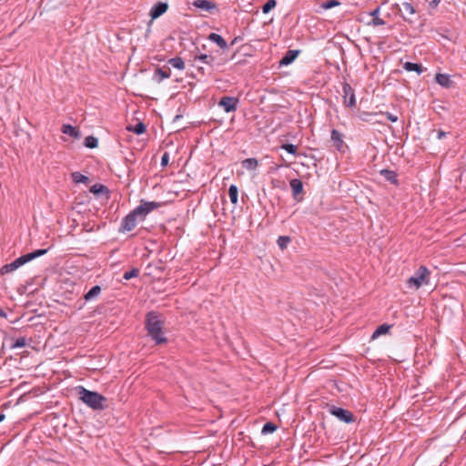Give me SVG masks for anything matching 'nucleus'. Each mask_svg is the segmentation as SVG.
Wrapping results in <instances>:
<instances>
[{
  "instance_id": "nucleus-3",
  "label": "nucleus",
  "mask_w": 466,
  "mask_h": 466,
  "mask_svg": "<svg viewBox=\"0 0 466 466\" xmlns=\"http://www.w3.org/2000/svg\"><path fill=\"white\" fill-rule=\"evenodd\" d=\"M76 390L82 400L86 406L95 410H103L106 409V398L96 391L86 390L83 386H78Z\"/></svg>"
},
{
  "instance_id": "nucleus-17",
  "label": "nucleus",
  "mask_w": 466,
  "mask_h": 466,
  "mask_svg": "<svg viewBox=\"0 0 466 466\" xmlns=\"http://www.w3.org/2000/svg\"><path fill=\"white\" fill-rule=\"evenodd\" d=\"M435 80L440 86L446 87V88L451 87L453 84V81L451 79L450 76L447 74L438 73L435 76Z\"/></svg>"
},
{
  "instance_id": "nucleus-35",
  "label": "nucleus",
  "mask_w": 466,
  "mask_h": 466,
  "mask_svg": "<svg viewBox=\"0 0 466 466\" xmlns=\"http://www.w3.org/2000/svg\"><path fill=\"white\" fill-rule=\"evenodd\" d=\"M277 5L276 0H268L262 6V12L264 14H268Z\"/></svg>"
},
{
  "instance_id": "nucleus-31",
  "label": "nucleus",
  "mask_w": 466,
  "mask_h": 466,
  "mask_svg": "<svg viewBox=\"0 0 466 466\" xmlns=\"http://www.w3.org/2000/svg\"><path fill=\"white\" fill-rule=\"evenodd\" d=\"M17 268H18V267L16 266V263L14 260L11 263L4 265L1 268L0 272H1V274H6V273L12 272Z\"/></svg>"
},
{
  "instance_id": "nucleus-37",
  "label": "nucleus",
  "mask_w": 466,
  "mask_h": 466,
  "mask_svg": "<svg viewBox=\"0 0 466 466\" xmlns=\"http://www.w3.org/2000/svg\"><path fill=\"white\" fill-rule=\"evenodd\" d=\"M281 148L286 150L288 153L291 154V155H296L297 153V146L293 145V144H283L281 145Z\"/></svg>"
},
{
  "instance_id": "nucleus-32",
  "label": "nucleus",
  "mask_w": 466,
  "mask_h": 466,
  "mask_svg": "<svg viewBox=\"0 0 466 466\" xmlns=\"http://www.w3.org/2000/svg\"><path fill=\"white\" fill-rule=\"evenodd\" d=\"M290 241H291V239L289 237L280 236V237H279L277 243H278L279 248L283 250L288 247V245L290 243Z\"/></svg>"
},
{
  "instance_id": "nucleus-42",
  "label": "nucleus",
  "mask_w": 466,
  "mask_h": 466,
  "mask_svg": "<svg viewBox=\"0 0 466 466\" xmlns=\"http://www.w3.org/2000/svg\"><path fill=\"white\" fill-rule=\"evenodd\" d=\"M447 135H448V133H447V132H444V131H442V130H438V131H437V138H438L439 140H441V139H442V138L446 137V136H447Z\"/></svg>"
},
{
  "instance_id": "nucleus-8",
  "label": "nucleus",
  "mask_w": 466,
  "mask_h": 466,
  "mask_svg": "<svg viewBox=\"0 0 466 466\" xmlns=\"http://www.w3.org/2000/svg\"><path fill=\"white\" fill-rule=\"evenodd\" d=\"M46 252H47V249H46V248L36 249L33 252L25 254V255L15 258V262L16 263V266L19 268V267L23 266L24 264L45 255Z\"/></svg>"
},
{
  "instance_id": "nucleus-21",
  "label": "nucleus",
  "mask_w": 466,
  "mask_h": 466,
  "mask_svg": "<svg viewBox=\"0 0 466 466\" xmlns=\"http://www.w3.org/2000/svg\"><path fill=\"white\" fill-rule=\"evenodd\" d=\"M391 326L389 324L380 325L372 333L371 339L379 338L380 335L387 334L390 329Z\"/></svg>"
},
{
  "instance_id": "nucleus-44",
  "label": "nucleus",
  "mask_w": 466,
  "mask_h": 466,
  "mask_svg": "<svg viewBox=\"0 0 466 466\" xmlns=\"http://www.w3.org/2000/svg\"><path fill=\"white\" fill-rule=\"evenodd\" d=\"M0 317L6 318V313L4 311V309L0 307Z\"/></svg>"
},
{
  "instance_id": "nucleus-7",
  "label": "nucleus",
  "mask_w": 466,
  "mask_h": 466,
  "mask_svg": "<svg viewBox=\"0 0 466 466\" xmlns=\"http://www.w3.org/2000/svg\"><path fill=\"white\" fill-rule=\"evenodd\" d=\"M342 92H343L342 96H343L344 106H346L348 107H354L356 106L355 93H354V89L351 87V86L349 83L343 82Z\"/></svg>"
},
{
  "instance_id": "nucleus-45",
  "label": "nucleus",
  "mask_w": 466,
  "mask_h": 466,
  "mask_svg": "<svg viewBox=\"0 0 466 466\" xmlns=\"http://www.w3.org/2000/svg\"><path fill=\"white\" fill-rule=\"evenodd\" d=\"M239 38H240V37H238V36H237V37H235V38L231 41L230 46H234L235 44H237Z\"/></svg>"
},
{
  "instance_id": "nucleus-15",
  "label": "nucleus",
  "mask_w": 466,
  "mask_h": 466,
  "mask_svg": "<svg viewBox=\"0 0 466 466\" xmlns=\"http://www.w3.org/2000/svg\"><path fill=\"white\" fill-rule=\"evenodd\" d=\"M294 198L298 199V196L303 192V183L299 178H293L289 182Z\"/></svg>"
},
{
  "instance_id": "nucleus-23",
  "label": "nucleus",
  "mask_w": 466,
  "mask_h": 466,
  "mask_svg": "<svg viewBox=\"0 0 466 466\" xmlns=\"http://www.w3.org/2000/svg\"><path fill=\"white\" fill-rule=\"evenodd\" d=\"M167 64L178 70H183L185 68V62L180 56L168 59Z\"/></svg>"
},
{
  "instance_id": "nucleus-27",
  "label": "nucleus",
  "mask_w": 466,
  "mask_h": 466,
  "mask_svg": "<svg viewBox=\"0 0 466 466\" xmlns=\"http://www.w3.org/2000/svg\"><path fill=\"white\" fill-rule=\"evenodd\" d=\"M198 60H199V61H201V62H203V63L212 66L215 58L212 56L202 54L200 56H195L194 62H196Z\"/></svg>"
},
{
  "instance_id": "nucleus-6",
  "label": "nucleus",
  "mask_w": 466,
  "mask_h": 466,
  "mask_svg": "<svg viewBox=\"0 0 466 466\" xmlns=\"http://www.w3.org/2000/svg\"><path fill=\"white\" fill-rule=\"evenodd\" d=\"M238 103V97L226 96L219 99L218 106L222 107L226 113H231L237 111Z\"/></svg>"
},
{
  "instance_id": "nucleus-20",
  "label": "nucleus",
  "mask_w": 466,
  "mask_h": 466,
  "mask_svg": "<svg viewBox=\"0 0 466 466\" xmlns=\"http://www.w3.org/2000/svg\"><path fill=\"white\" fill-rule=\"evenodd\" d=\"M380 11V7H377L373 11L370 12V15L373 17V19L371 20L370 23H369V25H371L374 26L385 25V21L379 17Z\"/></svg>"
},
{
  "instance_id": "nucleus-46",
  "label": "nucleus",
  "mask_w": 466,
  "mask_h": 466,
  "mask_svg": "<svg viewBox=\"0 0 466 466\" xmlns=\"http://www.w3.org/2000/svg\"><path fill=\"white\" fill-rule=\"evenodd\" d=\"M5 416L4 413H0V422L5 420Z\"/></svg>"
},
{
  "instance_id": "nucleus-34",
  "label": "nucleus",
  "mask_w": 466,
  "mask_h": 466,
  "mask_svg": "<svg viewBox=\"0 0 466 466\" xmlns=\"http://www.w3.org/2000/svg\"><path fill=\"white\" fill-rule=\"evenodd\" d=\"M138 275H139V269L137 268H133L131 270L126 271L124 273L123 279H126V280H129L132 278L137 277Z\"/></svg>"
},
{
  "instance_id": "nucleus-14",
  "label": "nucleus",
  "mask_w": 466,
  "mask_h": 466,
  "mask_svg": "<svg viewBox=\"0 0 466 466\" xmlns=\"http://www.w3.org/2000/svg\"><path fill=\"white\" fill-rule=\"evenodd\" d=\"M61 131L63 134L68 135L76 139H79L81 137V132L77 129V127H73L69 124L63 125L61 127Z\"/></svg>"
},
{
  "instance_id": "nucleus-36",
  "label": "nucleus",
  "mask_w": 466,
  "mask_h": 466,
  "mask_svg": "<svg viewBox=\"0 0 466 466\" xmlns=\"http://www.w3.org/2000/svg\"><path fill=\"white\" fill-rule=\"evenodd\" d=\"M26 345V339L25 337H20L15 340V342L10 346L12 350L17 348H23Z\"/></svg>"
},
{
  "instance_id": "nucleus-38",
  "label": "nucleus",
  "mask_w": 466,
  "mask_h": 466,
  "mask_svg": "<svg viewBox=\"0 0 466 466\" xmlns=\"http://www.w3.org/2000/svg\"><path fill=\"white\" fill-rule=\"evenodd\" d=\"M340 3L338 1V0H327L325 1L321 6L324 8V9H330L332 7H335V6H338L339 5Z\"/></svg>"
},
{
  "instance_id": "nucleus-28",
  "label": "nucleus",
  "mask_w": 466,
  "mask_h": 466,
  "mask_svg": "<svg viewBox=\"0 0 466 466\" xmlns=\"http://www.w3.org/2000/svg\"><path fill=\"white\" fill-rule=\"evenodd\" d=\"M84 145L87 148H96L98 146V139L94 136H87L85 138Z\"/></svg>"
},
{
  "instance_id": "nucleus-4",
  "label": "nucleus",
  "mask_w": 466,
  "mask_h": 466,
  "mask_svg": "<svg viewBox=\"0 0 466 466\" xmlns=\"http://www.w3.org/2000/svg\"><path fill=\"white\" fill-rule=\"evenodd\" d=\"M431 271L425 266H420L413 276L407 280L409 288L419 289L422 285L429 284Z\"/></svg>"
},
{
  "instance_id": "nucleus-10",
  "label": "nucleus",
  "mask_w": 466,
  "mask_h": 466,
  "mask_svg": "<svg viewBox=\"0 0 466 466\" xmlns=\"http://www.w3.org/2000/svg\"><path fill=\"white\" fill-rule=\"evenodd\" d=\"M343 134L338 131L337 129H332L330 134L331 141L333 142L334 147L337 148V150L343 152L344 148L347 147V146L344 143L343 140Z\"/></svg>"
},
{
  "instance_id": "nucleus-12",
  "label": "nucleus",
  "mask_w": 466,
  "mask_h": 466,
  "mask_svg": "<svg viewBox=\"0 0 466 466\" xmlns=\"http://www.w3.org/2000/svg\"><path fill=\"white\" fill-rule=\"evenodd\" d=\"M171 70L169 67H157L154 71L153 80L157 83H161L164 79L169 78Z\"/></svg>"
},
{
  "instance_id": "nucleus-47",
  "label": "nucleus",
  "mask_w": 466,
  "mask_h": 466,
  "mask_svg": "<svg viewBox=\"0 0 466 466\" xmlns=\"http://www.w3.org/2000/svg\"><path fill=\"white\" fill-rule=\"evenodd\" d=\"M198 71H201L202 74H204V68L203 67L199 66V67H198Z\"/></svg>"
},
{
  "instance_id": "nucleus-9",
  "label": "nucleus",
  "mask_w": 466,
  "mask_h": 466,
  "mask_svg": "<svg viewBox=\"0 0 466 466\" xmlns=\"http://www.w3.org/2000/svg\"><path fill=\"white\" fill-rule=\"evenodd\" d=\"M192 5L196 8L207 11L210 14H214L218 12V5L209 0H195L192 3Z\"/></svg>"
},
{
  "instance_id": "nucleus-40",
  "label": "nucleus",
  "mask_w": 466,
  "mask_h": 466,
  "mask_svg": "<svg viewBox=\"0 0 466 466\" xmlns=\"http://www.w3.org/2000/svg\"><path fill=\"white\" fill-rule=\"evenodd\" d=\"M382 114H383V115L386 116V118H387L388 120H390V122H393V123H394V122H397V121H398V119H399L397 116H395V115H393V114H391V113H390V112H385V113H382Z\"/></svg>"
},
{
  "instance_id": "nucleus-5",
  "label": "nucleus",
  "mask_w": 466,
  "mask_h": 466,
  "mask_svg": "<svg viewBox=\"0 0 466 466\" xmlns=\"http://www.w3.org/2000/svg\"><path fill=\"white\" fill-rule=\"evenodd\" d=\"M327 409H328V411L333 415L334 417H336L339 420L344 422V423H347V424H350V423H352L356 420V418L354 416V414L346 410V409H343V408H340V407H338L336 405H333V404H329L327 406Z\"/></svg>"
},
{
  "instance_id": "nucleus-26",
  "label": "nucleus",
  "mask_w": 466,
  "mask_h": 466,
  "mask_svg": "<svg viewBox=\"0 0 466 466\" xmlns=\"http://www.w3.org/2000/svg\"><path fill=\"white\" fill-rule=\"evenodd\" d=\"M72 179L76 184H78V183L87 184L89 182V178L86 176H85L77 171L72 173Z\"/></svg>"
},
{
  "instance_id": "nucleus-19",
  "label": "nucleus",
  "mask_w": 466,
  "mask_h": 466,
  "mask_svg": "<svg viewBox=\"0 0 466 466\" xmlns=\"http://www.w3.org/2000/svg\"><path fill=\"white\" fill-rule=\"evenodd\" d=\"M380 175L384 177V178L390 182L391 184H398V175L395 171L390 169H382L380 170Z\"/></svg>"
},
{
  "instance_id": "nucleus-13",
  "label": "nucleus",
  "mask_w": 466,
  "mask_h": 466,
  "mask_svg": "<svg viewBox=\"0 0 466 466\" xmlns=\"http://www.w3.org/2000/svg\"><path fill=\"white\" fill-rule=\"evenodd\" d=\"M299 53H300L299 50H293V49L288 50L285 53V55L283 56V57L281 58V60L279 61V65L280 66L290 65L297 58V56H299Z\"/></svg>"
},
{
  "instance_id": "nucleus-22",
  "label": "nucleus",
  "mask_w": 466,
  "mask_h": 466,
  "mask_svg": "<svg viewBox=\"0 0 466 466\" xmlns=\"http://www.w3.org/2000/svg\"><path fill=\"white\" fill-rule=\"evenodd\" d=\"M403 68L409 72L415 71L419 75L421 74L424 70V68L421 66V65L412 62H406L403 65Z\"/></svg>"
},
{
  "instance_id": "nucleus-43",
  "label": "nucleus",
  "mask_w": 466,
  "mask_h": 466,
  "mask_svg": "<svg viewBox=\"0 0 466 466\" xmlns=\"http://www.w3.org/2000/svg\"><path fill=\"white\" fill-rule=\"evenodd\" d=\"M441 0H431L430 3V6L435 8L440 4Z\"/></svg>"
},
{
  "instance_id": "nucleus-25",
  "label": "nucleus",
  "mask_w": 466,
  "mask_h": 466,
  "mask_svg": "<svg viewBox=\"0 0 466 466\" xmlns=\"http://www.w3.org/2000/svg\"><path fill=\"white\" fill-rule=\"evenodd\" d=\"M228 195L230 201L233 205L238 204V189L236 185H230L228 188Z\"/></svg>"
},
{
  "instance_id": "nucleus-30",
  "label": "nucleus",
  "mask_w": 466,
  "mask_h": 466,
  "mask_svg": "<svg viewBox=\"0 0 466 466\" xmlns=\"http://www.w3.org/2000/svg\"><path fill=\"white\" fill-rule=\"evenodd\" d=\"M278 426L273 422H267L263 425L261 433L264 435L273 433L275 431H277Z\"/></svg>"
},
{
  "instance_id": "nucleus-18",
  "label": "nucleus",
  "mask_w": 466,
  "mask_h": 466,
  "mask_svg": "<svg viewBox=\"0 0 466 466\" xmlns=\"http://www.w3.org/2000/svg\"><path fill=\"white\" fill-rule=\"evenodd\" d=\"M101 287L98 286V285H96L94 287H92L85 295H84V299L86 301H91V300H96L97 299V298L99 297L100 293H101Z\"/></svg>"
},
{
  "instance_id": "nucleus-33",
  "label": "nucleus",
  "mask_w": 466,
  "mask_h": 466,
  "mask_svg": "<svg viewBox=\"0 0 466 466\" xmlns=\"http://www.w3.org/2000/svg\"><path fill=\"white\" fill-rule=\"evenodd\" d=\"M127 129L133 131L137 135H141L146 131V126L142 122H139L134 127H128Z\"/></svg>"
},
{
  "instance_id": "nucleus-11",
  "label": "nucleus",
  "mask_w": 466,
  "mask_h": 466,
  "mask_svg": "<svg viewBox=\"0 0 466 466\" xmlns=\"http://www.w3.org/2000/svg\"><path fill=\"white\" fill-rule=\"evenodd\" d=\"M168 9V5L166 2H158L155 4L149 12V15L152 20L158 18Z\"/></svg>"
},
{
  "instance_id": "nucleus-24",
  "label": "nucleus",
  "mask_w": 466,
  "mask_h": 466,
  "mask_svg": "<svg viewBox=\"0 0 466 466\" xmlns=\"http://www.w3.org/2000/svg\"><path fill=\"white\" fill-rule=\"evenodd\" d=\"M258 166L257 158L250 157L242 161V167L248 170H253Z\"/></svg>"
},
{
  "instance_id": "nucleus-16",
  "label": "nucleus",
  "mask_w": 466,
  "mask_h": 466,
  "mask_svg": "<svg viewBox=\"0 0 466 466\" xmlns=\"http://www.w3.org/2000/svg\"><path fill=\"white\" fill-rule=\"evenodd\" d=\"M208 39L217 44L223 50H226L228 47L227 41L218 34L211 33L208 35Z\"/></svg>"
},
{
  "instance_id": "nucleus-39",
  "label": "nucleus",
  "mask_w": 466,
  "mask_h": 466,
  "mask_svg": "<svg viewBox=\"0 0 466 466\" xmlns=\"http://www.w3.org/2000/svg\"><path fill=\"white\" fill-rule=\"evenodd\" d=\"M403 10L408 13L410 15L415 14V9L410 3L405 2L402 4Z\"/></svg>"
},
{
  "instance_id": "nucleus-2",
  "label": "nucleus",
  "mask_w": 466,
  "mask_h": 466,
  "mask_svg": "<svg viewBox=\"0 0 466 466\" xmlns=\"http://www.w3.org/2000/svg\"><path fill=\"white\" fill-rule=\"evenodd\" d=\"M164 322L160 319V315L156 311H149L146 315L145 328L148 336L156 342V344L167 343V339L163 332Z\"/></svg>"
},
{
  "instance_id": "nucleus-41",
  "label": "nucleus",
  "mask_w": 466,
  "mask_h": 466,
  "mask_svg": "<svg viewBox=\"0 0 466 466\" xmlns=\"http://www.w3.org/2000/svg\"><path fill=\"white\" fill-rule=\"evenodd\" d=\"M168 162H169V155L167 152H165L161 157V166L166 167V166H167Z\"/></svg>"
},
{
  "instance_id": "nucleus-29",
  "label": "nucleus",
  "mask_w": 466,
  "mask_h": 466,
  "mask_svg": "<svg viewBox=\"0 0 466 466\" xmlns=\"http://www.w3.org/2000/svg\"><path fill=\"white\" fill-rule=\"evenodd\" d=\"M90 192L98 195L101 193H108V188L106 186L102 184H95L90 187Z\"/></svg>"
},
{
  "instance_id": "nucleus-1",
  "label": "nucleus",
  "mask_w": 466,
  "mask_h": 466,
  "mask_svg": "<svg viewBox=\"0 0 466 466\" xmlns=\"http://www.w3.org/2000/svg\"><path fill=\"white\" fill-rule=\"evenodd\" d=\"M162 206L163 203L161 202L141 200L139 206L123 218L119 232H129L133 230L138 220L143 221L150 212Z\"/></svg>"
}]
</instances>
